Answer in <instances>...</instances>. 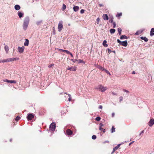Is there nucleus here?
<instances>
[{"instance_id":"33","label":"nucleus","mask_w":154,"mask_h":154,"mask_svg":"<svg viewBox=\"0 0 154 154\" xmlns=\"http://www.w3.org/2000/svg\"><path fill=\"white\" fill-rule=\"evenodd\" d=\"M66 5H65V4H63V7H62V10H65L66 9Z\"/></svg>"},{"instance_id":"9","label":"nucleus","mask_w":154,"mask_h":154,"mask_svg":"<svg viewBox=\"0 0 154 154\" xmlns=\"http://www.w3.org/2000/svg\"><path fill=\"white\" fill-rule=\"evenodd\" d=\"M34 115L32 114H28L27 116V119L28 120H31L34 118Z\"/></svg>"},{"instance_id":"53","label":"nucleus","mask_w":154,"mask_h":154,"mask_svg":"<svg viewBox=\"0 0 154 154\" xmlns=\"http://www.w3.org/2000/svg\"><path fill=\"white\" fill-rule=\"evenodd\" d=\"M99 108L100 109H102V106L101 105H100L99 106Z\"/></svg>"},{"instance_id":"57","label":"nucleus","mask_w":154,"mask_h":154,"mask_svg":"<svg viewBox=\"0 0 154 154\" xmlns=\"http://www.w3.org/2000/svg\"><path fill=\"white\" fill-rule=\"evenodd\" d=\"M68 95L69 98L70 97H71V95L70 94H68Z\"/></svg>"},{"instance_id":"56","label":"nucleus","mask_w":154,"mask_h":154,"mask_svg":"<svg viewBox=\"0 0 154 154\" xmlns=\"http://www.w3.org/2000/svg\"><path fill=\"white\" fill-rule=\"evenodd\" d=\"M143 131H141V133H140L139 135H141V134H142V133H143Z\"/></svg>"},{"instance_id":"27","label":"nucleus","mask_w":154,"mask_h":154,"mask_svg":"<svg viewBox=\"0 0 154 154\" xmlns=\"http://www.w3.org/2000/svg\"><path fill=\"white\" fill-rule=\"evenodd\" d=\"M118 32L119 33V35H121V32L122 31V29L120 28H119L118 29Z\"/></svg>"},{"instance_id":"7","label":"nucleus","mask_w":154,"mask_h":154,"mask_svg":"<svg viewBox=\"0 0 154 154\" xmlns=\"http://www.w3.org/2000/svg\"><path fill=\"white\" fill-rule=\"evenodd\" d=\"M29 21V18L28 17H26L24 19L23 23L28 25Z\"/></svg>"},{"instance_id":"6","label":"nucleus","mask_w":154,"mask_h":154,"mask_svg":"<svg viewBox=\"0 0 154 154\" xmlns=\"http://www.w3.org/2000/svg\"><path fill=\"white\" fill-rule=\"evenodd\" d=\"M154 124V119H151L148 122V125L150 127H152Z\"/></svg>"},{"instance_id":"11","label":"nucleus","mask_w":154,"mask_h":154,"mask_svg":"<svg viewBox=\"0 0 154 154\" xmlns=\"http://www.w3.org/2000/svg\"><path fill=\"white\" fill-rule=\"evenodd\" d=\"M66 133L68 135H70L72 134L73 131L70 129H68L66 130Z\"/></svg>"},{"instance_id":"31","label":"nucleus","mask_w":154,"mask_h":154,"mask_svg":"<svg viewBox=\"0 0 154 154\" xmlns=\"http://www.w3.org/2000/svg\"><path fill=\"white\" fill-rule=\"evenodd\" d=\"M115 128H114V126H112V129H111V133H112L114 132H115Z\"/></svg>"},{"instance_id":"55","label":"nucleus","mask_w":154,"mask_h":154,"mask_svg":"<svg viewBox=\"0 0 154 154\" xmlns=\"http://www.w3.org/2000/svg\"><path fill=\"white\" fill-rule=\"evenodd\" d=\"M69 101H70L71 100H72V98H71V97H70L69 98Z\"/></svg>"},{"instance_id":"35","label":"nucleus","mask_w":154,"mask_h":154,"mask_svg":"<svg viewBox=\"0 0 154 154\" xmlns=\"http://www.w3.org/2000/svg\"><path fill=\"white\" fill-rule=\"evenodd\" d=\"M101 119L100 117H97L95 118V120L97 121H99Z\"/></svg>"},{"instance_id":"21","label":"nucleus","mask_w":154,"mask_h":154,"mask_svg":"<svg viewBox=\"0 0 154 154\" xmlns=\"http://www.w3.org/2000/svg\"><path fill=\"white\" fill-rule=\"evenodd\" d=\"M140 38L142 40H144L145 42H147L148 41V38L145 37H141Z\"/></svg>"},{"instance_id":"49","label":"nucleus","mask_w":154,"mask_h":154,"mask_svg":"<svg viewBox=\"0 0 154 154\" xmlns=\"http://www.w3.org/2000/svg\"><path fill=\"white\" fill-rule=\"evenodd\" d=\"M117 41L119 43V44L120 45L122 42H121L119 39H118L117 40Z\"/></svg>"},{"instance_id":"41","label":"nucleus","mask_w":154,"mask_h":154,"mask_svg":"<svg viewBox=\"0 0 154 154\" xmlns=\"http://www.w3.org/2000/svg\"><path fill=\"white\" fill-rule=\"evenodd\" d=\"M57 50H58L60 51H62L63 52H64L65 50H63L57 48Z\"/></svg>"},{"instance_id":"39","label":"nucleus","mask_w":154,"mask_h":154,"mask_svg":"<svg viewBox=\"0 0 154 154\" xmlns=\"http://www.w3.org/2000/svg\"><path fill=\"white\" fill-rule=\"evenodd\" d=\"M113 28H115L116 27V23L115 22H113Z\"/></svg>"},{"instance_id":"13","label":"nucleus","mask_w":154,"mask_h":154,"mask_svg":"<svg viewBox=\"0 0 154 154\" xmlns=\"http://www.w3.org/2000/svg\"><path fill=\"white\" fill-rule=\"evenodd\" d=\"M103 17L104 20H108L109 18L107 14H104L103 15Z\"/></svg>"},{"instance_id":"23","label":"nucleus","mask_w":154,"mask_h":154,"mask_svg":"<svg viewBox=\"0 0 154 154\" xmlns=\"http://www.w3.org/2000/svg\"><path fill=\"white\" fill-rule=\"evenodd\" d=\"M106 40H104L103 43V45L105 46V47H107L108 46V45L106 44Z\"/></svg>"},{"instance_id":"30","label":"nucleus","mask_w":154,"mask_h":154,"mask_svg":"<svg viewBox=\"0 0 154 154\" xmlns=\"http://www.w3.org/2000/svg\"><path fill=\"white\" fill-rule=\"evenodd\" d=\"M122 13H119L117 14L116 15V17H119L120 16H122Z\"/></svg>"},{"instance_id":"18","label":"nucleus","mask_w":154,"mask_h":154,"mask_svg":"<svg viewBox=\"0 0 154 154\" xmlns=\"http://www.w3.org/2000/svg\"><path fill=\"white\" fill-rule=\"evenodd\" d=\"M20 59V58L18 57H16L14 58H10V60L11 61H14V60H18Z\"/></svg>"},{"instance_id":"51","label":"nucleus","mask_w":154,"mask_h":154,"mask_svg":"<svg viewBox=\"0 0 154 154\" xmlns=\"http://www.w3.org/2000/svg\"><path fill=\"white\" fill-rule=\"evenodd\" d=\"M112 117H113L115 116V113L113 112L112 113Z\"/></svg>"},{"instance_id":"60","label":"nucleus","mask_w":154,"mask_h":154,"mask_svg":"<svg viewBox=\"0 0 154 154\" xmlns=\"http://www.w3.org/2000/svg\"><path fill=\"white\" fill-rule=\"evenodd\" d=\"M106 70H106V69H104V70H103V71H104L105 72H106Z\"/></svg>"},{"instance_id":"10","label":"nucleus","mask_w":154,"mask_h":154,"mask_svg":"<svg viewBox=\"0 0 154 154\" xmlns=\"http://www.w3.org/2000/svg\"><path fill=\"white\" fill-rule=\"evenodd\" d=\"M121 145V144H118V145L116 146L115 148H114L113 149V151L112 152H111V154H113L115 151L118 149V148L120 147V145Z\"/></svg>"},{"instance_id":"20","label":"nucleus","mask_w":154,"mask_h":154,"mask_svg":"<svg viewBox=\"0 0 154 154\" xmlns=\"http://www.w3.org/2000/svg\"><path fill=\"white\" fill-rule=\"evenodd\" d=\"M5 49L6 51V53H8L9 51L8 47L7 45H5Z\"/></svg>"},{"instance_id":"48","label":"nucleus","mask_w":154,"mask_h":154,"mask_svg":"<svg viewBox=\"0 0 154 154\" xmlns=\"http://www.w3.org/2000/svg\"><path fill=\"white\" fill-rule=\"evenodd\" d=\"M4 81L5 82H6L8 83H9L10 80L6 79L5 80H4Z\"/></svg>"},{"instance_id":"38","label":"nucleus","mask_w":154,"mask_h":154,"mask_svg":"<svg viewBox=\"0 0 154 154\" xmlns=\"http://www.w3.org/2000/svg\"><path fill=\"white\" fill-rule=\"evenodd\" d=\"M54 65V64L53 63L51 65H48V67L49 68L51 67L52 66Z\"/></svg>"},{"instance_id":"59","label":"nucleus","mask_w":154,"mask_h":154,"mask_svg":"<svg viewBox=\"0 0 154 154\" xmlns=\"http://www.w3.org/2000/svg\"><path fill=\"white\" fill-rule=\"evenodd\" d=\"M108 50L109 51H111V50L110 49H109V48H108Z\"/></svg>"},{"instance_id":"54","label":"nucleus","mask_w":154,"mask_h":154,"mask_svg":"<svg viewBox=\"0 0 154 154\" xmlns=\"http://www.w3.org/2000/svg\"><path fill=\"white\" fill-rule=\"evenodd\" d=\"M69 54L72 57H73V56L71 53L70 52Z\"/></svg>"},{"instance_id":"28","label":"nucleus","mask_w":154,"mask_h":154,"mask_svg":"<svg viewBox=\"0 0 154 154\" xmlns=\"http://www.w3.org/2000/svg\"><path fill=\"white\" fill-rule=\"evenodd\" d=\"M75 60L77 61L78 62V63H81L83 62V60L81 59H79L78 60Z\"/></svg>"},{"instance_id":"2","label":"nucleus","mask_w":154,"mask_h":154,"mask_svg":"<svg viewBox=\"0 0 154 154\" xmlns=\"http://www.w3.org/2000/svg\"><path fill=\"white\" fill-rule=\"evenodd\" d=\"M63 25L62 24V21H61L59 22L58 26V29L59 32H60L62 29Z\"/></svg>"},{"instance_id":"63","label":"nucleus","mask_w":154,"mask_h":154,"mask_svg":"<svg viewBox=\"0 0 154 154\" xmlns=\"http://www.w3.org/2000/svg\"><path fill=\"white\" fill-rule=\"evenodd\" d=\"M65 94H67L66 93H65Z\"/></svg>"},{"instance_id":"34","label":"nucleus","mask_w":154,"mask_h":154,"mask_svg":"<svg viewBox=\"0 0 154 154\" xmlns=\"http://www.w3.org/2000/svg\"><path fill=\"white\" fill-rule=\"evenodd\" d=\"M142 32V31H137L135 34V35H139Z\"/></svg>"},{"instance_id":"8","label":"nucleus","mask_w":154,"mask_h":154,"mask_svg":"<svg viewBox=\"0 0 154 154\" xmlns=\"http://www.w3.org/2000/svg\"><path fill=\"white\" fill-rule=\"evenodd\" d=\"M76 68L77 67L75 66H71L70 67L67 68V69L71 71H75L76 70Z\"/></svg>"},{"instance_id":"19","label":"nucleus","mask_w":154,"mask_h":154,"mask_svg":"<svg viewBox=\"0 0 154 154\" xmlns=\"http://www.w3.org/2000/svg\"><path fill=\"white\" fill-rule=\"evenodd\" d=\"M14 8L16 10H18L20 9V7L19 5H17L14 6Z\"/></svg>"},{"instance_id":"16","label":"nucleus","mask_w":154,"mask_h":154,"mask_svg":"<svg viewBox=\"0 0 154 154\" xmlns=\"http://www.w3.org/2000/svg\"><path fill=\"white\" fill-rule=\"evenodd\" d=\"M29 44V40L27 39H25V41L24 43V45L25 46H28Z\"/></svg>"},{"instance_id":"50","label":"nucleus","mask_w":154,"mask_h":154,"mask_svg":"<svg viewBox=\"0 0 154 154\" xmlns=\"http://www.w3.org/2000/svg\"><path fill=\"white\" fill-rule=\"evenodd\" d=\"M150 32H154V28L151 29Z\"/></svg>"},{"instance_id":"14","label":"nucleus","mask_w":154,"mask_h":154,"mask_svg":"<svg viewBox=\"0 0 154 154\" xmlns=\"http://www.w3.org/2000/svg\"><path fill=\"white\" fill-rule=\"evenodd\" d=\"M73 10L75 12L78 11L79 9V7L77 6H74L73 8Z\"/></svg>"},{"instance_id":"42","label":"nucleus","mask_w":154,"mask_h":154,"mask_svg":"<svg viewBox=\"0 0 154 154\" xmlns=\"http://www.w3.org/2000/svg\"><path fill=\"white\" fill-rule=\"evenodd\" d=\"M119 100H120V102H121V101H122V100H123V97L121 96V97H119Z\"/></svg>"},{"instance_id":"44","label":"nucleus","mask_w":154,"mask_h":154,"mask_svg":"<svg viewBox=\"0 0 154 154\" xmlns=\"http://www.w3.org/2000/svg\"><path fill=\"white\" fill-rule=\"evenodd\" d=\"M123 91H124L125 92H126L127 93H129V91H128L125 89H123Z\"/></svg>"},{"instance_id":"1","label":"nucleus","mask_w":154,"mask_h":154,"mask_svg":"<svg viewBox=\"0 0 154 154\" xmlns=\"http://www.w3.org/2000/svg\"><path fill=\"white\" fill-rule=\"evenodd\" d=\"M56 127V125L55 123L54 122H53L51 124L50 126V130L52 131H54Z\"/></svg>"},{"instance_id":"12","label":"nucleus","mask_w":154,"mask_h":154,"mask_svg":"<svg viewBox=\"0 0 154 154\" xmlns=\"http://www.w3.org/2000/svg\"><path fill=\"white\" fill-rule=\"evenodd\" d=\"M127 41H125L121 42L120 45H121L125 47H126L127 46Z\"/></svg>"},{"instance_id":"40","label":"nucleus","mask_w":154,"mask_h":154,"mask_svg":"<svg viewBox=\"0 0 154 154\" xmlns=\"http://www.w3.org/2000/svg\"><path fill=\"white\" fill-rule=\"evenodd\" d=\"M64 52L66 53L67 54H69L70 53V52H69V51H67V50H65V51H64Z\"/></svg>"},{"instance_id":"62","label":"nucleus","mask_w":154,"mask_h":154,"mask_svg":"<svg viewBox=\"0 0 154 154\" xmlns=\"http://www.w3.org/2000/svg\"><path fill=\"white\" fill-rule=\"evenodd\" d=\"M112 94L115 95H116L115 94H114V93H112Z\"/></svg>"},{"instance_id":"22","label":"nucleus","mask_w":154,"mask_h":154,"mask_svg":"<svg viewBox=\"0 0 154 154\" xmlns=\"http://www.w3.org/2000/svg\"><path fill=\"white\" fill-rule=\"evenodd\" d=\"M28 25L23 23V27L24 30H26L27 28Z\"/></svg>"},{"instance_id":"3","label":"nucleus","mask_w":154,"mask_h":154,"mask_svg":"<svg viewBox=\"0 0 154 154\" xmlns=\"http://www.w3.org/2000/svg\"><path fill=\"white\" fill-rule=\"evenodd\" d=\"M25 48V47L24 46H23L22 47H18V50L19 52L20 53H23V51Z\"/></svg>"},{"instance_id":"37","label":"nucleus","mask_w":154,"mask_h":154,"mask_svg":"<svg viewBox=\"0 0 154 154\" xmlns=\"http://www.w3.org/2000/svg\"><path fill=\"white\" fill-rule=\"evenodd\" d=\"M96 136L95 135H93L92 137V138L94 140H95L96 139Z\"/></svg>"},{"instance_id":"64","label":"nucleus","mask_w":154,"mask_h":154,"mask_svg":"<svg viewBox=\"0 0 154 154\" xmlns=\"http://www.w3.org/2000/svg\"><path fill=\"white\" fill-rule=\"evenodd\" d=\"M106 142L108 143L109 141H106Z\"/></svg>"},{"instance_id":"5","label":"nucleus","mask_w":154,"mask_h":154,"mask_svg":"<svg viewBox=\"0 0 154 154\" xmlns=\"http://www.w3.org/2000/svg\"><path fill=\"white\" fill-rule=\"evenodd\" d=\"M104 126L101 123H100V124L99 126V130H100L101 131H102L103 133H105V129L103 128L102 127Z\"/></svg>"},{"instance_id":"43","label":"nucleus","mask_w":154,"mask_h":154,"mask_svg":"<svg viewBox=\"0 0 154 154\" xmlns=\"http://www.w3.org/2000/svg\"><path fill=\"white\" fill-rule=\"evenodd\" d=\"M150 35L151 36L154 35V32H150Z\"/></svg>"},{"instance_id":"25","label":"nucleus","mask_w":154,"mask_h":154,"mask_svg":"<svg viewBox=\"0 0 154 154\" xmlns=\"http://www.w3.org/2000/svg\"><path fill=\"white\" fill-rule=\"evenodd\" d=\"M116 31V30L114 29H110V33L111 34H113L115 33Z\"/></svg>"},{"instance_id":"26","label":"nucleus","mask_w":154,"mask_h":154,"mask_svg":"<svg viewBox=\"0 0 154 154\" xmlns=\"http://www.w3.org/2000/svg\"><path fill=\"white\" fill-rule=\"evenodd\" d=\"M127 36L125 35H122L120 37V39H127Z\"/></svg>"},{"instance_id":"47","label":"nucleus","mask_w":154,"mask_h":154,"mask_svg":"<svg viewBox=\"0 0 154 154\" xmlns=\"http://www.w3.org/2000/svg\"><path fill=\"white\" fill-rule=\"evenodd\" d=\"M106 72L107 73V74H109V75H110L111 74L110 73V72H109V71H108L107 70H106Z\"/></svg>"},{"instance_id":"61","label":"nucleus","mask_w":154,"mask_h":154,"mask_svg":"<svg viewBox=\"0 0 154 154\" xmlns=\"http://www.w3.org/2000/svg\"><path fill=\"white\" fill-rule=\"evenodd\" d=\"M135 72L134 71L133 72H132V74H135Z\"/></svg>"},{"instance_id":"32","label":"nucleus","mask_w":154,"mask_h":154,"mask_svg":"<svg viewBox=\"0 0 154 154\" xmlns=\"http://www.w3.org/2000/svg\"><path fill=\"white\" fill-rule=\"evenodd\" d=\"M9 83L15 84L17 83V82L15 80H10Z\"/></svg>"},{"instance_id":"58","label":"nucleus","mask_w":154,"mask_h":154,"mask_svg":"<svg viewBox=\"0 0 154 154\" xmlns=\"http://www.w3.org/2000/svg\"><path fill=\"white\" fill-rule=\"evenodd\" d=\"M12 139H10V142H12Z\"/></svg>"},{"instance_id":"45","label":"nucleus","mask_w":154,"mask_h":154,"mask_svg":"<svg viewBox=\"0 0 154 154\" xmlns=\"http://www.w3.org/2000/svg\"><path fill=\"white\" fill-rule=\"evenodd\" d=\"M84 11L85 10L84 9H82L80 11V13L81 14H83L84 13Z\"/></svg>"},{"instance_id":"52","label":"nucleus","mask_w":154,"mask_h":154,"mask_svg":"<svg viewBox=\"0 0 154 154\" xmlns=\"http://www.w3.org/2000/svg\"><path fill=\"white\" fill-rule=\"evenodd\" d=\"M134 142V141H133L132 142H131L129 144V146H130L131 144H132V143H133Z\"/></svg>"},{"instance_id":"24","label":"nucleus","mask_w":154,"mask_h":154,"mask_svg":"<svg viewBox=\"0 0 154 154\" xmlns=\"http://www.w3.org/2000/svg\"><path fill=\"white\" fill-rule=\"evenodd\" d=\"M97 67L99 69H100L101 70L103 71L104 68H103V67H102L101 66H100L99 65H97Z\"/></svg>"},{"instance_id":"4","label":"nucleus","mask_w":154,"mask_h":154,"mask_svg":"<svg viewBox=\"0 0 154 154\" xmlns=\"http://www.w3.org/2000/svg\"><path fill=\"white\" fill-rule=\"evenodd\" d=\"M98 88L100 89L101 91L104 92L107 89V88L106 87H103L101 85H100L98 86Z\"/></svg>"},{"instance_id":"36","label":"nucleus","mask_w":154,"mask_h":154,"mask_svg":"<svg viewBox=\"0 0 154 154\" xmlns=\"http://www.w3.org/2000/svg\"><path fill=\"white\" fill-rule=\"evenodd\" d=\"M20 117L19 116H17L16 118H15V120L17 121H19L20 120Z\"/></svg>"},{"instance_id":"17","label":"nucleus","mask_w":154,"mask_h":154,"mask_svg":"<svg viewBox=\"0 0 154 154\" xmlns=\"http://www.w3.org/2000/svg\"><path fill=\"white\" fill-rule=\"evenodd\" d=\"M11 61L10 58L9 59H5V60H1V61H0V62H2V63H5V62H10Z\"/></svg>"},{"instance_id":"29","label":"nucleus","mask_w":154,"mask_h":154,"mask_svg":"<svg viewBox=\"0 0 154 154\" xmlns=\"http://www.w3.org/2000/svg\"><path fill=\"white\" fill-rule=\"evenodd\" d=\"M113 17H111L110 18L109 22L112 23L113 22Z\"/></svg>"},{"instance_id":"15","label":"nucleus","mask_w":154,"mask_h":154,"mask_svg":"<svg viewBox=\"0 0 154 154\" xmlns=\"http://www.w3.org/2000/svg\"><path fill=\"white\" fill-rule=\"evenodd\" d=\"M17 14L18 16H19V17L20 18L23 17L24 15V14L23 13H22L20 11H18Z\"/></svg>"},{"instance_id":"46","label":"nucleus","mask_w":154,"mask_h":154,"mask_svg":"<svg viewBox=\"0 0 154 154\" xmlns=\"http://www.w3.org/2000/svg\"><path fill=\"white\" fill-rule=\"evenodd\" d=\"M97 20V24H98L99 22V21H100V19L99 18H98Z\"/></svg>"}]
</instances>
